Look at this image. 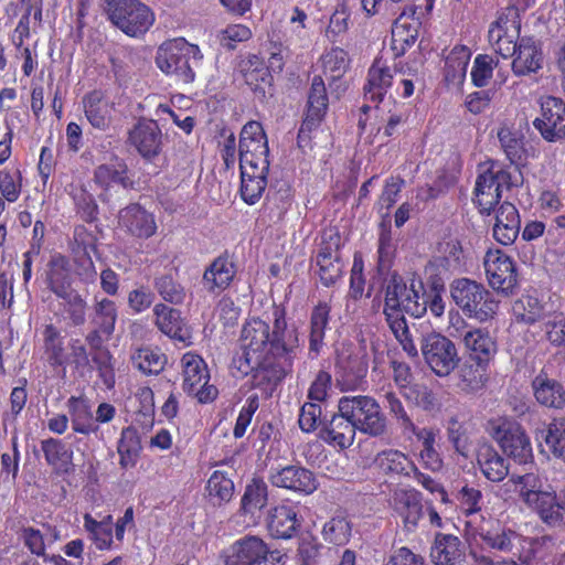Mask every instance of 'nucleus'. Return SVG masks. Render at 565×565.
I'll use <instances>...</instances> for the list:
<instances>
[{
  "mask_svg": "<svg viewBox=\"0 0 565 565\" xmlns=\"http://www.w3.org/2000/svg\"><path fill=\"white\" fill-rule=\"evenodd\" d=\"M232 366L242 376L250 375L252 386L270 395L292 370L299 349V332L288 327L286 309L274 306L273 326L252 317L242 326Z\"/></svg>",
  "mask_w": 565,
  "mask_h": 565,
  "instance_id": "f257e3e1",
  "label": "nucleus"
},
{
  "mask_svg": "<svg viewBox=\"0 0 565 565\" xmlns=\"http://www.w3.org/2000/svg\"><path fill=\"white\" fill-rule=\"evenodd\" d=\"M424 289L420 279H412L407 285L397 273H393L385 286L383 313L390 330L399 342L403 350L411 358L418 355L417 348L412 339L404 313L420 318L425 315V306L419 303V292Z\"/></svg>",
  "mask_w": 565,
  "mask_h": 565,
  "instance_id": "f03ea898",
  "label": "nucleus"
},
{
  "mask_svg": "<svg viewBox=\"0 0 565 565\" xmlns=\"http://www.w3.org/2000/svg\"><path fill=\"white\" fill-rule=\"evenodd\" d=\"M479 536L486 548L502 553H513L523 564H530L535 558L537 540L526 539L515 531L503 526L498 520L489 519L472 530Z\"/></svg>",
  "mask_w": 565,
  "mask_h": 565,
  "instance_id": "7ed1b4c3",
  "label": "nucleus"
},
{
  "mask_svg": "<svg viewBox=\"0 0 565 565\" xmlns=\"http://www.w3.org/2000/svg\"><path fill=\"white\" fill-rule=\"evenodd\" d=\"M450 296L456 306L469 318L486 322L494 318L499 301L484 285L469 278L455 279Z\"/></svg>",
  "mask_w": 565,
  "mask_h": 565,
  "instance_id": "20e7f679",
  "label": "nucleus"
},
{
  "mask_svg": "<svg viewBox=\"0 0 565 565\" xmlns=\"http://www.w3.org/2000/svg\"><path fill=\"white\" fill-rule=\"evenodd\" d=\"M105 14L131 39L143 38L156 22L154 11L141 0H105Z\"/></svg>",
  "mask_w": 565,
  "mask_h": 565,
  "instance_id": "39448f33",
  "label": "nucleus"
},
{
  "mask_svg": "<svg viewBox=\"0 0 565 565\" xmlns=\"http://www.w3.org/2000/svg\"><path fill=\"white\" fill-rule=\"evenodd\" d=\"M203 58L200 47L183 38H175L162 43L157 52V66L167 75H173L183 83L195 78L193 70Z\"/></svg>",
  "mask_w": 565,
  "mask_h": 565,
  "instance_id": "423d86ee",
  "label": "nucleus"
},
{
  "mask_svg": "<svg viewBox=\"0 0 565 565\" xmlns=\"http://www.w3.org/2000/svg\"><path fill=\"white\" fill-rule=\"evenodd\" d=\"M339 412L349 416L355 429L370 437L387 433V419L379 402L370 395H344L338 401Z\"/></svg>",
  "mask_w": 565,
  "mask_h": 565,
  "instance_id": "0eeeda50",
  "label": "nucleus"
},
{
  "mask_svg": "<svg viewBox=\"0 0 565 565\" xmlns=\"http://www.w3.org/2000/svg\"><path fill=\"white\" fill-rule=\"evenodd\" d=\"M369 355L365 348L342 344L335 359L337 384L341 392L358 391L366 384Z\"/></svg>",
  "mask_w": 565,
  "mask_h": 565,
  "instance_id": "6e6552de",
  "label": "nucleus"
},
{
  "mask_svg": "<svg viewBox=\"0 0 565 565\" xmlns=\"http://www.w3.org/2000/svg\"><path fill=\"white\" fill-rule=\"evenodd\" d=\"M183 392L194 397L200 404L214 402L218 390L210 384V371L204 359L194 352H185L180 361Z\"/></svg>",
  "mask_w": 565,
  "mask_h": 565,
  "instance_id": "1a4fd4ad",
  "label": "nucleus"
},
{
  "mask_svg": "<svg viewBox=\"0 0 565 565\" xmlns=\"http://www.w3.org/2000/svg\"><path fill=\"white\" fill-rule=\"evenodd\" d=\"M490 434L502 451L519 463H526L533 458L531 440L516 420L499 417L489 422Z\"/></svg>",
  "mask_w": 565,
  "mask_h": 565,
  "instance_id": "9d476101",
  "label": "nucleus"
},
{
  "mask_svg": "<svg viewBox=\"0 0 565 565\" xmlns=\"http://www.w3.org/2000/svg\"><path fill=\"white\" fill-rule=\"evenodd\" d=\"M279 551H270L258 536L245 535L226 551L224 565H282Z\"/></svg>",
  "mask_w": 565,
  "mask_h": 565,
  "instance_id": "9b49d317",
  "label": "nucleus"
},
{
  "mask_svg": "<svg viewBox=\"0 0 565 565\" xmlns=\"http://www.w3.org/2000/svg\"><path fill=\"white\" fill-rule=\"evenodd\" d=\"M483 268L489 286L505 296L512 295L519 284L516 263L505 252L489 248L483 256Z\"/></svg>",
  "mask_w": 565,
  "mask_h": 565,
  "instance_id": "f8f14e48",
  "label": "nucleus"
},
{
  "mask_svg": "<svg viewBox=\"0 0 565 565\" xmlns=\"http://www.w3.org/2000/svg\"><path fill=\"white\" fill-rule=\"evenodd\" d=\"M328 109V95L320 75L312 78L308 94L307 111L297 136L299 148L311 147V134L321 125Z\"/></svg>",
  "mask_w": 565,
  "mask_h": 565,
  "instance_id": "ddd939ff",
  "label": "nucleus"
},
{
  "mask_svg": "<svg viewBox=\"0 0 565 565\" xmlns=\"http://www.w3.org/2000/svg\"><path fill=\"white\" fill-rule=\"evenodd\" d=\"M239 167H269V148L266 132L259 121L246 122L239 135Z\"/></svg>",
  "mask_w": 565,
  "mask_h": 565,
  "instance_id": "4468645a",
  "label": "nucleus"
},
{
  "mask_svg": "<svg viewBox=\"0 0 565 565\" xmlns=\"http://www.w3.org/2000/svg\"><path fill=\"white\" fill-rule=\"evenodd\" d=\"M533 127L547 142L565 139V100L555 96H542L540 115L533 120Z\"/></svg>",
  "mask_w": 565,
  "mask_h": 565,
  "instance_id": "2eb2a0df",
  "label": "nucleus"
},
{
  "mask_svg": "<svg viewBox=\"0 0 565 565\" xmlns=\"http://www.w3.org/2000/svg\"><path fill=\"white\" fill-rule=\"evenodd\" d=\"M424 359L438 376H447L459 362L455 343L439 333L428 334L422 343Z\"/></svg>",
  "mask_w": 565,
  "mask_h": 565,
  "instance_id": "dca6fc26",
  "label": "nucleus"
},
{
  "mask_svg": "<svg viewBox=\"0 0 565 565\" xmlns=\"http://www.w3.org/2000/svg\"><path fill=\"white\" fill-rule=\"evenodd\" d=\"M302 524L300 503L289 499L273 505L266 515V527L270 536L289 540L297 535Z\"/></svg>",
  "mask_w": 565,
  "mask_h": 565,
  "instance_id": "f3484780",
  "label": "nucleus"
},
{
  "mask_svg": "<svg viewBox=\"0 0 565 565\" xmlns=\"http://www.w3.org/2000/svg\"><path fill=\"white\" fill-rule=\"evenodd\" d=\"M127 142L147 161H152L162 151V132L153 119H139L128 131Z\"/></svg>",
  "mask_w": 565,
  "mask_h": 565,
  "instance_id": "a211bd4d",
  "label": "nucleus"
},
{
  "mask_svg": "<svg viewBox=\"0 0 565 565\" xmlns=\"http://www.w3.org/2000/svg\"><path fill=\"white\" fill-rule=\"evenodd\" d=\"M520 39V24L505 13H500L489 25L488 41L503 58L514 56Z\"/></svg>",
  "mask_w": 565,
  "mask_h": 565,
  "instance_id": "6ab92c4d",
  "label": "nucleus"
},
{
  "mask_svg": "<svg viewBox=\"0 0 565 565\" xmlns=\"http://www.w3.org/2000/svg\"><path fill=\"white\" fill-rule=\"evenodd\" d=\"M93 181L104 191H109L115 185L124 190L137 188V181L132 178L126 160L116 153L111 154L109 163H102L94 169Z\"/></svg>",
  "mask_w": 565,
  "mask_h": 565,
  "instance_id": "aec40b11",
  "label": "nucleus"
},
{
  "mask_svg": "<svg viewBox=\"0 0 565 565\" xmlns=\"http://www.w3.org/2000/svg\"><path fill=\"white\" fill-rule=\"evenodd\" d=\"M153 313L154 323L162 333L184 348L193 344L192 329L182 318L180 310L164 303H157L153 307Z\"/></svg>",
  "mask_w": 565,
  "mask_h": 565,
  "instance_id": "412c9836",
  "label": "nucleus"
},
{
  "mask_svg": "<svg viewBox=\"0 0 565 565\" xmlns=\"http://www.w3.org/2000/svg\"><path fill=\"white\" fill-rule=\"evenodd\" d=\"M341 237L338 233L323 238L316 256L318 275L323 286H333L342 275L339 255Z\"/></svg>",
  "mask_w": 565,
  "mask_h": 565,
  "instance_id": "4be33fe9",
  "label": "nucleus"
},
{
  "mask_svg": "<svg viewBox=\"0 0 565 565\" xmlns=\"http://www.w3.org/2000/svg\"><path fill=\"white\" fill-rule=\"evenodd\" d=\"M392 508L402 519L404 529L415 531L424 514L423 495L414 488L396 489L392 495Z\"/></svg>",
  "mask_w": 565,
  "mask_h": 565,
  "instance_id": "5701e85b",
  "label": "nucleus"
},
{
  "mask_svg": "<svg viewBox=\"0 0 565 565\" xmlns=\"http://www.w3.org/2000/svg\"><path fill=\"white\" fill-rule=\"evenodd\" d=\"M118 223L129 235L141 239L152 237L158 228L154 215L139 203H130L121 209Z\"/></svg>",
  "mask_w": 565,
  "mask_h": 565,
  "instance_id": "b1692460",
  "label": "nucleus"
},
{
  "mask_svg": "<svg viewBox=\"0 0 565 565\" xmlns=\"http://www.w3.org/2000/svg\"><path fill=\"white\" fill-rule=\"evenodd\" d=\"M355 435L356 429L349 416L339 411L322 424L318 434L327 445L341 450L353 445Z\"/></svg>",
  "mask_w": 565,
  "mask_h": 565,
  "instance_id": "393cba45",
  "label": "nucleus"
},
{
  "mask_svg": "<svg viewBox=\"0 0 565 565\" xmlns=\"http://www.w3.org/2000/svg\"><path fill=\"white\" fill-rule=\"evenodd\" d=\"M84 115L89 125L99 131H106L113 122L114 103L102 89L86 93L82 99Z\"/></svg>",
  "mask_w": 565,
  "mask_h": 565,
  "instance_id": "a878e982",
  "label": "nucleus"
},
{
  "mask_svg": "<svg viewBox=\"0 0 565 565\" xmlns=\"http://www.w3.org/2000/svg\"><path fill=\"white\" fill-rule=\"evenodd\" d=\"M73 271L70 258L62 254H53L45 268V284L47 289L56 297H65L66 294L74 291Z\"/></svg>",
  "mask_w": 565,
  "mask_h": 565,
  "instance_id": "bb28decb",
  "label": "nucleus"
},
{
  "mask_svg": "<svg viewBox=\"0 0 565 565\" xmlns=\"http://www.w3.org/2000/svg\"><path fill=\"white\" fill-rule=\"evenodd\" d=\"M273 486L302 494H311L318 488L312 471L300 466H286L270 476Z\"/></svg>",
  "mask_w": 565,
  "mask_h": 565,
  "instance_id": "cd10ccee",
  "label": "nucleus"
},
{
  "mask_svg": "<svg viewBox=\"0 0 565 565\" xmlns=\"http://www.w3.org/2000/svg\"><path fill=\"white\" fill-rule=\"evenodd\" d=\"M512 61V72L516 76L537 73L544 61L542 42L534 36H521Z\"/></svg>",
  "mask_w": 565,
  "mask_h": 565,
  "instance_id": "c85d7f7f",
  "label": "nucleus"
},
{
  "mask_svg": "<svg viewBox=\"0 0 565 565\" xmlns=\"http://www.w3.org/2000/svg\"><path fill=\"white\" fill-rule=\"evenodd\" d=\"M242 74L245 84L253 92L254 98L260 103L265 102L273 87V75L264 60L256 54L249 55L242 63Z\"/></svg>",
  "mask_w": 565,
  "mask_h": 565,
  "instance_id": "c756f323",
  "label": "nucleus"
},
{
  "mask_svg": "<svg viewBox=\"0 0 565 565\" xmlns=\"http://www.w3.org/2000/svg\"><path fill=\"white\" fill-rule=\"evenodd\" d=\"M374 467L379 473L390 478H412L416 465L412 458L398 449H384L376 454Z\"/></svg>",
  "mask_w": 565,
  "mask_h": 565,
  "instance_id": "7c9ffc66",
  "label": "nucleus"
},
{
  "mask_svg": "<svg viewBox=\"0 0 565 565\" xmlns=\"http://www.w3.org/2000/svg\"><path fill=\"white\" fill-rule=\"evenodd\" d=\"M393 84V71L383 58H375L367 70L363 86L364 98L376 106L384 99Z\"/></svg>",
  "mask_w": 565,
  "mask_h": 565,
  "instance_id": "2f4dec72",
  "label": "nucleus"
},
{
  "mask_svg": "<svg viewBox=\"0 0 565 565\" xmlns=\"http://www.w3.org/2000/svg\"><path fill=\"white\" fill-rule=\"evenodd\" d=\"M41 450L45 462L57 476H70L75 471L74 451L63 439L46 438L41 441Z\"/></svg>",
  "mask_w": 565,
  "mask_h": 565,
  "instance_id": "473e14b6",
  "label": "nucleus"
},
{
  "mask_svg": "<svg viewBox=\"0 0 565 565\" xmlns=\"http://www.w3.org/2000/svg\"><path fill=\"white\" fill-rule=\"evenodd\" d=\"M235 275V264L227 254H223L205 268L202 282L210 294H221L231 286Z\"/></svg>",
  "mask_w": 565,
  "mask_h": 565,
  "instance_id": "72a5a7b5",
  "label": "nucleus"
},
{
  "mask_svg": "<svg viewBox=\"0 0 565 565\" xmlns=\"http://www.w3.org/2000/svg\"><path fill=\"white\" fill-rule=\"evenodd\" d=\"M471 55L470 47L465 44H456L445 55L443 75L448 88H460L463 85Z\"/></svg>",
  "mask_w": 565,
  "mask_h": 565,
  "instance_id": "f704fd0d",
  "label": "nucleus"
},
{
  "mask_svg": "<svg viewBox=\"0 0 565 565\" xmlns=\"http://www.w3.org/2000/svg\"><path fill=\"white\" fill-rule=\"evenodd\" d=\"M466 556V546L454 534L437 533L430 548L433 565H461Z\"/></svg>",
  "mask_w": 565,
  "mask_h": 565,
  "instance_id": "c9c22d12",
  "label": "nucleus"
},
{
  "mask_svg": "<svg viewBox=\"0 0 565 565\" xmlns=\"http://www.w3.org/2000/svg\"><path fill=\"white\" fill-rule=\"evenodd\" d=\"M526 508L547 525H565V499H558L554 491L543 490Z\"/></svg>",
  "mask_w": 565,
  "mask_h": 565,
  "instance_id": "e433bc0d",
  "label": "nucleus"
},
{
  "mask_svg": "<svg viewBox=\"0 0 565 565\" xmlns=\"http://www.w3.org/2000/svg\"><path fill=\"white\" fill-rule=\"evenodd\" d=\"M241 169V196L242 200L253 205L259 201L266 186L269 167L243 166Z\"/></svg>",
  "mask_w": 565,
  "mask_h": 565,
  "instance_id": "4c0bfd02",
  "label": "nucleus"
},
{
  "mask_svg": "<svg viewBox=\"0 0 565 565\" xmlns=\"http://www.w3.org/2000/svg\"><path fill=\"white\" fill-rule=\"evenodd\" d=\"M331 306L319 301L311 310L309 321V354L312 358L320 355L324 345L326 331L330 322Z\"/></svg>",
  "mask_w": 565,
  "mask_h": 565,
  "instance_id": "58836bf2",
  "label": "nucleus"
},
{
  "mask_svg": "<svg viewBox=\"0 0 565 565\" xmlns=\"http://www.w3.org/2000/svg\"><path fill=\"white\" fill-rule=\"evenodd\" d=\"M42 351L47 364L54 369L65 367V338L53 323L44 324L42 329Z\"/></svg>",
  "mask_w": 565,
  "mask_h": 565,
  "instance_id": "ea45409f",
  "label": "nucleus"
},
{
  "mask_svg": "<svg viewBox=\"0 0 565 565\" xmlns=\"http://www.w3.org/2000/svg\"><path fill=\"white\" fill-rule=\"evenodd\" d=\"M420 22L402 13L392 28V50L395 56H401L412 47L418 39Z\"/></svg>",
  "mask_w": 565,
  "mask_h": 565,
  "instance_id": "a19ab883",
  "label": "nucleus"
},
{
  "mask_svg": "<svg viewBox=\"0 0 565 565\" xmlns=\"http://www.w3.org/2000/svg\"><path fill=\"white\" fill-rule=\"evenodd\" d=\"M463 343L470 351L471 361L490 363L497 353V342L486 329L477 328L468 331L463 337Z\"/></svg>",
  "mask_w": 565,
  "mask_h": 565,
  "instance_id": "79ce46f5",
  "label": "nucleus"
},
{
  "mask_svg": "<svg viewBox=\"0 0 565 565\" xmlns=\"http://www.w3.org/2000/svg\"><path fill=\"white\" fill-rule=\"evenodd\" d=\"M534 396L541 405L555 409L565 407V388L556 380L539 374L532 382Z\"/></svg>",
  "mask_w": 565,
  "mask_h": 565,
  "instance_id": "37998d69",
  "label": "nucleus"
},
{
  "mask_svg": "<svg viewBox=\"0 0 565 565\" xmlns=\"http://www.w3.org/2000/svg\"><path fill=\"white\" fill-rule=\"evenodd\" d=\"M477 463L483 477L491 482H500L509 473L507 460L491 445H482L478 449Z\"/></svg>",
  "mask_w": 565,
  "mask_h": 565,
  "instance_id": "c03bdc74",
  "label": "nucleus"
},
{
  "mask_svg": "<svg viewBox=\"0 0 565 565\" xmlns=\"http://www.w3.org/2000/svg\"><path fill=\"white\" fill-rule=\"evenodd\" d=\"M548 312L546 303L531 295H522L512 305L514 320L526 326L544 321Z\"/></svg>",
  "mask_w": 565,
  "mask_h": 565,
  "instance_id": "a18cd8bd",
  "label": "nucleus"
},
{
  "mask_svg": "<svg viewBox=\"0 0 565 565\" xmlns=\"http://www.w3.org/2000/svg\"><path fill=\"white\" fill-rule=\"evenodd\" d=\"M473 203L480 214L489 216L499 204L502 193L494 185L491 173H481L476 180Z\"/></svg>",
  "mask_w": 565,
  "mask_h": 565,
  "instance_id": "49530a36",
  "label": "nucleus"
},
{
  "mask_svg": "<svg viewBox=\"0 0 565 565\" xmlns=\"http://www.w3.org/2000/svg\"><path fill=\"white\" fill-rule=\"evenodd\" d=\"M72 429L77 434L89 435L96 433L98 426L94 423L88 401L82 396H71L67 399Z\"/></svg>",
  "mask_w": 565,
  "mask_h": 565,
  "instance_id": "de8ad7c7",
  "label": "nucleus"
},
{
  "mask_svg": "<svg viewBox=\"0 0 565 565\" xmlns=\"http://www.w3.org/2000/svg\"><path fill=\"white\" fill-rule=\"evenodd\" d=\"M422 444L420 460L426 469L440 471L444 467L441 455L436 449L438 430L434 428H417L412 433Z\"/></svg>",
  "mask_w": 565,
  "mask_h": 565,
  "instance_id": "09e8293b",
  "label": "nucleus"
},
{
  "mask_svg": "<svg viewBox=\"0 0 565 565\" xmlns=\"http://www.w3.org/2000/svg\"><path fill=\"white\" fill-rule=\"evenodd\" d=\"M141 449L138 430L131 426L122 428L117 444L120 467L122 469L134 468L137 465Z\"/></svg>",
  "mask_w": 565,
  "mask_h": 565,
  "instance_id": "8fccbe9b",
  "label": "nucleus"
},
{
  "mask_svg": "<svg viewBox=\"0 0 565 565\" xmlns=\"http://www.w3.org/2000/svg\"><path fill=\"white\" fill-rule=\"evenodd\" d=\"M498 139L507 159L511 164L522 166L526 161L524 137L516 130L503 126L498 130Z\"/></svg>",
  "mask_w": 565,
  "mask_h": 565,
  "instance_id": "3c124183",
  "label": "nucleus"
},
{
  "mask_svg": "<svg viewBox=\"0 0 565 565\" xmlns=\"http://www.w3.org/2000/svg\"><path fill=\"white\" fill-rule=\"evenodd\" d=\"M504 487L512 489L518 494L519 500L529 505L543 491V481L534 472L512 475Z\"/></svg>",
  "mask_w": 565,
  "mask_h": 565,
  "instance_id": "603ef678",
  "label": "nucleus"
},
{
  "mask_svg": "<svg viewBox=\"0 0 565 565\" xmlns=\"http://www.w3.org/2000/svg\"><path fill=\"white\" fill-rule=\"evenodd\" d=\"M541 437L553 457L565 463V417H554L541 430Z\"/></svg>",
  "mask_w": 565,
  "mask_h": 565,
  "instance_id": "864d4df0",
  "label": "nucleus"
},
{
  "mask_svg": "<svg viewBox=\"0 0 565 565\" xmlns=\"http://www.w3.org/2000/svg\"><path fill=\"white\" fill-rule=\"evenodd\" d=\"M132 365L146 375H157L163 371L167 356L159 348L143 347L131 355Z\"/></svg>",
  "mask_w": 565,
  "mask_h": 565,
  "instance_id": "5fc2aeb1",
  "label": "nucleus"
},
{
  "mask_svg": "<svg viewBox=\"0 0 565 565\" xmlns=\"http://www.w3.org/2000/svg\"><path fill=\"white\" fill-rule=\"evenodd\" d=\"M320 61L323 74L331 81L341 79L351 66L349 53L339 46H332L326 51Z\"/></svg>",
  "mask_w": 565,
  "mask_h": 565,
  "instance_id": "6e6d98bb",
  "label": "nucleus"
},
{
  "mask_svg": "<svg viewBox=\"0 0 565 565\" xmlns=\"http://www.w3.org/2000/svg\"><path fill=\"white\" fill-rule=\"evenodd\" d=\"M206 492L214 504L228 502L234 494V482L226 472L215 470L207 480Z\"/></svg>",
  "mask_w": 565,
  "mask_h": 565,
  "instance_id": "4d7b16f0",
  "label": "nucleus"
},
{
  "mask_svg": "<svg viewBox=\"0 0 565 565\" xmlns=\"http://www.w3.org/2000/svg\"><path fill=\"white\" fill-rule=\"evenodd\" d=\"M268 501V487L263 479L254 478L245 488L242 497V509L245 513L254 514L263 509Z\"/></svg>",
  "mask_w": 565,
  "mask_h": 565,
  "instance_id": "13d9d810",
  "label": "nucleus"
},
{
  "mask_svg": "<svg viewBox=\"0 0 565 565\" xmlns=\"http://www.w3.org/2000/svg\"><path fill=\"white\" fill-rule=\"evenodd\" d=\"M488 365L489 363L471 361V358H468L459 369V379L463 388L468 391L481 388L488 380Z\"/></svg>",
  "mask_w": 565,
  "mask_h": 565,
  "instance_id": "bf43d9fd",
  "label": "nucleus"
},
{
  "mask_svg": "<svg viewBox=\"0 0 565 565\" xmlns=\"http://www.w3.org/2000/svg\"><path fill=\"white\" fill-rule=\"evenodd\" d=\"M383 403L391 417L395 419L397 426L404 434L415 433L416 425L407 414L401 398L394 391L388 390L384 393Z\"/></svg>",
  "mask_w": 565,
  "mask_h": 565,
  "instance_id": "052dcab7",
  "label": "nucleus"
},
{
  "mask_svg": "<svg viewBox=\"0 0 565 565\" xmlns=\"http://www.w3.org/2000/svg\"><path fill=\"white\" fill-rule=\"evenodd\" d=\"M396 254V245L393 242L390 221H382L379 227L377 239V266L380 269H388Z\"/></svg>",
  "mask_w": 565,
  "mask_h": 565,
  "instance_id": "680f3d73",
  "label": "nucleus"
},
{
  "mask_svg": "<svg viewBox=\"0 0 565 565\" xmlns=\"http://www.w3.org/2000/svg\"><path fill=\"white\" fill-rule=\"evenodd\" d=\"M454 498L465 516L475 515L482 510L483 494L478 487L465 483L454 493Z\"/></svg>",
  "mask_w": 565,
  "mask_h": 565,
  "instance_id": "e2e57ef3",
  "label": "nucleus"
},
{
  "mask_svg": "<svg viewBox=\"0 0 565 565\" xmlns=\"http://www.w3.org/2000/svg\"><path fill=\"white\" fill-rule=\"evenodd\" d=\"M117 316L115 301L108 298H103L95 305L93 323L96 328L102 329L106 338H109L115 330Z\"/></svg>",
  "mask_w": 565,
  "mask_h": 565,
  "instance_id": "0e129e2a",
  "label": "nucleus"
},
{
  "mask_svg": "<svg viewBox=\"0 0 565 565\" xmlns=\"http://www.w3.org/2000/svg\"><path fill=\"white\" fill-rule=\"evenodd\" d=\"M352 525L345 516H334L322 529L323 540L337 546L345 545L351 537Z\"/></svg>",
  "mask_w": 565,
  "mask_h": 565,
  "instance_id": "69168bd1",
  "label": "nucleus"
},
{
  "mask_svg": "<svg viewBox=\"0 0 565 565\" xmlns=\"http://www.w3.org/2000/svg\"><path fill=\"white\" fill-rule=\"evenodd\" d=\"M23 177L20 169H0V195L8 200V203H15L21 196Z\"/></svg>",
  "mask_w": 565,
  "mask_h": 565,
  "instance_id": "338daca9",
  "label": "nucleus"
},
{
  "mask_svg": "<svg viewBox=\"0 0 565 565\" xmlns=\"http://www.w3.org/2000/svg\"><path fill=\"white\" fill-rule=\"evenodd\" d=\"M97 236L84 225H76L70 248L74 257L97 253Z\"/></svg>",
  "mask_w": 565,
  "mask_h": 565,
  "instance_id": "774afa93",
  "label": "nucleus"
}]
</instances>
